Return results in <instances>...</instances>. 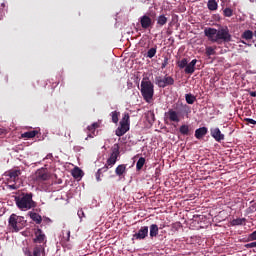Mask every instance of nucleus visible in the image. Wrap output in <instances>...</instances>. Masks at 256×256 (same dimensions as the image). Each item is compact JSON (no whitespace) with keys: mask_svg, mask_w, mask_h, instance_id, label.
Masks as SVG:
<instances>
[{"mask_svg":"<svg viewBox=\"0 0 256 256\" xmlns=\"http://www.w3.org/2000/svg\"><path fill=\"white\" fill-rule=\"evenodd\" d=\"M204 35L208 37L211 43H217L218 45L230 43L232 40L230 30L227 27L219 28V30L217 28H205Z\"/></svg>","mask_w":256,"mask_h":256,"instance_id":"1","label":"nucleus"},{"mask_svg":"<svg viewBox=\"0 0 256 256\" xmlns=\"http://www.w3.org/2000/svg\"><path fill=\"white\" fill-rule=\"evenodd\" d=\"M32 198V192H22L19 196H15L14 198L16 207H18L20 211H30L31 209L36 208L37 203L33 201Z\"/></svg>","mask_w":256,"mask_h":256,"instance_id":"2","label":"nucleus"},{"mask_svg":"<svg viewBox=\"0 0 256 256\" xmlns=\"http://www.w3.org/2000/svg\"><path fill=\"white\" fill-rule=\"evenodd\" d=\"M141 94L147 103H151L154 97V85L148 78H143L141 82Z\"/></svg>","mask_w":256,"mask_h":256,"instance_id":"3","label":"nucleus"},{"mask_svg":"<svg viewBox=\"0 0 256 256\" xmlns=\"http://www.w3.org/2000/svg\"><path fill=\"white\" fill-rule=\"evenodd\" d=\"M119 124L120 126L116 130V135L118 137H122L123 135H126L130 129V116L128 113L123 115V118L120 120Z\"/></svg>","mask_w":256,"mask_h":256,"instance_id":"4","label":"nucleus"},{"mask_svg":"<svg viewBox=\"0 0 256 256\" xmlns=\"http://www.w3.org/2000/svg\"><path fill=\"white\" fill-rule=\"evenodd\" d=\"M8 224L15 232H18L23 228L24 217L13 213L8 219Z\"/></svg>","mask_w":256,"mask_h":256,"instance_id":"5","label":"nucleus"},{"mask_svg":"<svg viewBox=\"0 0 256 256\" xmlns=\"http://www.w3.org/2000/svg\"><path fill=\"white\" fill-rule=\"evenodd\" d=\"M187 108H188V106L184 105L183 103L178 102L177 104H175L174 109H169L168 113H166V115L168 116L169 121L174 122V123H179V121H181L179 119L180 112H178L176 110H178V109H187Z\"/></svg>","mask_w":256,"mask_h":256,"instance_id":"6","label":"nucleus"},{"mask_svg":"<svg viewBox=\"0 0 256 256\" xmlns=\"http://www.w3.org/2000/svg\"><path fill=\"white\" fill-rule=\"evenodd\" d=\"M155 84L158 85L159 88L165 89L167 86L175 84V80L171 76H156Z\"/></svg>","mask_w":256,"mask_h":256,"instance_id":"7","label":"nucleus"},{"mask_svg":"<svg viewBox=\"0 0 256 256\" xmlns=\"http://www.w3.org/2000/svg\"><path fill=\"white\" fill-rule=\"evenodd\" d=\"M119 156H120V146L118 144H114L112 147L111 156L110 158L107 159L105 166H107V168L114 166Z\"/></svg>","mask_w":256,"mask_h":256,"instance_id":"8","label":"nucleus"},{"mask_svg":"<svg viewBox=\"0 0 256 256\" xmlns=\"http://www.w3.org/2000/svg\"><path fill=\"white\" fill-rule=\"evenodd\" d=\"M138 22H140L142 29L148 30L151 29L154 26V21L151 17H149L147 14H144L143 16L138 19Z\"/></svg>","mask_w":256,"mask_h":256,"instance_id":"9","label":"nucleus"},{"mask_svg":"<svg viewBox=\"0 0 256 256\" xmlns=\"http://www.w3.org/2000/svg\"><path fill=\"white\" fill-rule=\"evenodd\" d=\"M45 248L43 245H36L33 248V251L31 252L30 248H24V254L25 256H42V253H44Z\"/></svg>","mask_w":256,"mask_h":256,"instance_id":"10","label":"nucleus"},{"mask_svg":"<svg viewBox=\"0 0 256 256\" xmlns=\"http://www.w3.org/2000/svg\"><path fill=\"white\" fill-rule=\"evenodd\" d=\"M146 237H148V227L143 226L136 232L134 235H132V241H142L145 240Z\"/></svg>","mask_w":256,"mask_h":256,"instance_id":"11","label":"nucleus"},{"mask_svg":"<svg viewBox=\"0 0 256 256\" xmlns=\"http://www.w3.org/2000/svg\"><path fill=\"white\" fill-rule=\"evenodd\" d=\"M210 135L218 143L225 140V135L221 132V130L218 127L211 128L210 129Z\"/></svg>","mask_w":256,"mask_h":256,"instance_id":"12","label":"nucleus"},{"mask_svg":"<svg viewBox=\"0 0 256 256\" xmlns=\"http://www.w3.org/2000/svg\"><path fill=\"white\" fill-rule=\"evenodd\" d=\"M21 175V171L19 169H12L7 172V176L9 183H17L19 177Z\"/></svg>","mask_w":256,"mask_h":256,"instance_id":"13","label":"nucleus"},{"mask_svg":"<svg viewBox=\"0 0 256 256\" xmlns=\"http://www.w3.org/2000/svg\"><path fill=\"white\" fill-rule=\"evenodd\" d=\"M49 179H50V175L48 174L47 170H45L44 168H41L36 172V180L47 181Z\"/></svg>","mask_w":256,"mask_h":256,"instance_id":"14","label":"nucleus"},{"mask_svg":"<svg viewBox=\"0 0 256 256\" xmlns=\"http://www.w3.org/2000/svg\"><path fill=\"white\" fill-rule=\"evenodd\" d=\"M196 63H197V60L195 59V60H192L189 64H187L184 67L185 68V70H184L185 74L191 75V74L195 73Z\"/></svg>","mask_w":256,"mask_h":256,"instance_id":"15","label":"nucleus"},{"mask_svg":"<svg viewBox=\"0 0 256 256\" xmlns=\"http://www.w3.org/2000/svg\"><path fill=\"white\" fill-rule=\"evenodd\" d=\"M208 134V128L203 126L195 130V137L196 139H202Z\"/></svg>","mask_w":256,"mask_h":256,"instance_id":"16","label":"nucleus"},{"mask_svg":"<svg viewBox=\"0 0 256 256\" xmlns=\"http://www.w3.org/2000/svg\"><path fill=\"white\" fill-rule=\"evenodd\" d=\"M35 235H36V238L33 239L34 243L41 244L45 241V235L41 229L38 228Z\"/></svg>","mask_w":256,"mask_h":256,"instance_id":"17","label":"nucleus"},{"mask_svg":"<svg viewBox=\"0 0 256 256\" xmlns=\"http://www.w3.org/2000/svg\"><path fill=\"white\" fill-rule=\"evenodd\" d=\"M159 235V227L157 224H152L149 227V236L150 238L157 237Z\"/></svg>","mask_w":256,"mask_h":256,"instance_id":"18","label":"nucleus"},{"mask_svg":"<svg viewBox=\"0 0 256 256\" xmlns=\"http://www.w3.org/2000/svg\"><path fill=\"white\" fill-rule=\"evenodd\" d=\"M38 135V130H31L21 134L22 139H33Z\"/></svg>","mask_w":256,"mask_h":256,"instance_id":"19","label":"nucleus"},{"mask_svg":"<svg viewBox=\"0 0 256 256\" xmlns=\"http://www.w3.org/2000/svg\"><path fill=\"white\" fill-rule=\"evenodd\" d=\"M83 174H84L83 170L80 169L79 167H75V168L72 169V171H71V175H72V177H74L75 179H80V178H82V177H83Z\"/></svg>","mask_w":256,"mask_h":256,"instance_id":"20","label":"nucleus"},{"mask_svg":"<svg viewBox=\"0 0 256 256\" xmlns=\"http://www.w3.org/2000/svg\"><path fill=\"white\" fill-rule=\"evenodd\" d=\"M30 217L32 221L36 222L37 225H40L42 223V216L39 215L36 212H30Z\"/></svg>","mask_w":256,"mask_h":256,"instance_id":"21","label":"nucleus"},{"mask_svg":"<svg viewBox=\"0 0 256 256\" xmlns=\"http://www.w3.org/2000/svg\"><path fill=\"white\" fill-rule=\"evenodd\" d=\"M167 21H168V18H166V16L164 14H161L158 17V20H156V25L163 27L166 25Z\"/></svg>","mask_w":256,"mask_h":256,"instance_id":"22","label":"nucleus"},{"mask_svg":"<svg viewBox=\"0 0 256 256\" xmlns=\"http://www.w3.org/2000/svg\"><path fill=\"white\" fill-rule=\"evenodd\" d=\"M207 6H208V9L212 12L218 10V3L216 0H208Z\"/></svg>","mask_w":256,"mask_h":256,"instance_id":"23","label":"nucleus"},{"mask_svg":"<svg viewBox=\"0 0 256 256\" xmlns=\"http://www.w3.org/2000/svg\"><path fill=\"white\" fill-rule=\"evenodd\" d=\"M107 171H108V166H104V167L100 168V169L98 170V172H96V174H95L96 181H98V182L102 181L101 175H102L103 173L107 172Z\"/></svg>","mask_w":256,"mask_h":256,"instance_id":"24","label":"nucleus"},{"mask_svg":"<svg viewBox=\"0 0 256 256\" xmlns=\"http://www.w3.org/2000/svg\"><path fill=\"white\" fill-rule=\"evenodd\" d=\"M246 219L245 218H236L233 219L232 222H230V224L232 226H243L245 225Z\"/></svg>","mask_w":256,"mask_h":256,"instance_id":"25","label":"nucleus"},{"mask_svg":"<svg viewBox=\"0 0 256 256\" xmlns=\"http://www.w3.org/2000/svg\"><path fill=\"white\" fill-rule=\"evenodd\" d=\"M126 170H127V166L122 164L116 167L115 173L117 176H122L124 173H126Z\"/></svg>","mask_w":256,"mask_h":256,"instance_id":"26","label":"nucleus"},{"mask_svg":"<svg viewBox=\"0 0 256 256\" xmlns=\"http://www.w3.org/2000/svg\"><path fill=\"white\" fill-rule=\"evenodd\" d=\"M179 132L180 134L184 135V136H189L190 135V128L188 125H182L179 128Z\"/></svg>","mask_w":256,"mask_h":256,"instance_id":"27","label":"nucleus"},{"mask_svg":"<svg viewBox=\"0 0 256 256\" xmlns=\"http://www.w3.org/2000/svg\"><path fill=\"white\" fill-rule=\"evenodd\" d=\"M216 48H213L212 46H208L205 48V55L206 57H211L213 55H216L217 52L215 51Z\"/></svg>","mask_w":256,"mask_h":256,"instance_id":"28","label":"nucleus"},{"mask_svg":"<svg viewBox=\"0 0 256 256\" xmlns=\"http://www.w3.org/2000/svg\"><path fill=\"white\" fill-rule=\"evenodd\" d=\"M145 163H146L145 157H140V159H138V161L136 162V170L137 171L142 170V167L145 165Z\"/></svg>","mask_w":256,"mask_h":256,"instance_id":"29","label":"nucleus"},{"mask_svg":"<svg viewBox=\"0 0 256 256\" xmlns=\"http://www.w3.org/2000/svg\"><path fill=\"white\" fill-rule=\"evenodd\" d=\"M110 115H111L112 123L117 124L118 118L120 117V112L115 110V111H112Z\"/></svg>","mask_w":256,"mask_h":256,"instance_id":"30","label":"nucleus"},{"mask_svg":"<svg viewBox=\"0 0 256 256\" xmlns=\"http://www.w3.org/2000/svg\"><path fill=\"white\" fill-rule=\"evenodd\" d=\"M185 100H186V103H187V104L192 105V104L195 103L196 97H195L194 95H192V94H186V95H185Z\"/></svg>","mask_w":256,"mask_h":256,"instance_id":"31","label":"nucleus"},{"mask_svg":"<svg viewBox=\"0 0 256 256\" xmlns=\"http://www.w3.org/2000/svg\"><path fill=\"white\" fill-rule=\"evenodd\" d=\"M253 36L254 34L251 30H246L244 34H242V38H244L245 40H251Z\"/></svg>","mask_w":256,"mask_h":256,"instance_id":"32","label":"nucleus"},{"mask_svg":"<svg viewBox=\"0 0 256 256\" xmlns=\"http://www.w3.org/2000/svg\"><path fill=\"white\" fill-rule=\"evenodd\" d=\"M98 127H99L98 123L95 122V123H93L92 125L88 126V127H87V130H88L89 133L95 134L96 129H97Z\"/></svg>","mask_w":256,"mask_h":256,"instance_id":"33","label":"nucleus"},{"mask_svg":"<svg viewBox=\"0 0 256 256\" xmlns=\"http://www.w3.org/2000/svg\"><path fill=\"white\" fill-rule=\"evenodd\" d=\"M71 241V231H67V236L62 238V245L65 247L66 243Z\"/></svg>","mask_w":256,"mask_h":256,"instance_id":"34","label":"nucleus"},{"mask_svg":"<svg viewBox=\"0 0 256 256\" xmlns=\"http://www.w3.org/2000/svg\"><path fill=\"white\" fill-rule=\"evenodd\" d=\"M223 16L224 17H232L233 16V10L231 8H224L223 9Z\"/></svg>","mask_w":256,"mask_h":256,"instance_id":"35","label":"nucleus"},{"mask_svg":"<svg viewBox=\"0 0 256 256\" xmlns=\"http://www.w3.org/2000/svg\"><path fill=\"white\" fill-rule=\"evenodd\" d=\"M155 54H157V48H151L147 52V58H154Z\"/></svg>","mask_w":256,"mask_h":256,"instance_id":"36","label":"nucleus"},{"mask_svg":"<svg viewBox=\"0 0 256 256\" xmlns=\"http://www.w3.org/2000/svg\"><path fill=\"white\" fill-rule=\"evenodd\" d=\"M188 65V59L184 58L183 60L178 61V67L180 69L185 68Z\"/></svg>","mask_w":256,"mask_h":256,"instance_id":"37","label":"nucleus"},{"mask_svg":"<svg viewBox=\"0 0 256 256\" xmlns=\"http://www.w3.org/2000/svg\"><path fill=\"white\" fill-rule=\"evenodd\" d=\"M147 119H148L149 122H154L155 121V115H154L153 111H149L147 113Z\"/></svg>","mask_w":256,"mask_h":256,"instance_id":"38","label":"nucleus"},{"mask_svg":"<svg viewBox=\"0 0 256 256\" xmlns=\"http://www.w3.org/2000/svg\"><path fill=\"white\" fill-rule=\"evenodd\" d=\"M247 241H256V230L248 235Z\"/></svg>","mask_w":256,"mask_h":256,"instance_id":"39","label":"nucleus"},{"mask_svg":"<svg viewBox=\"0 0 256 256\" xmlns=\"http://www.w3.org/2000/svg\"><path fill=\"white\" fill-rule=\"evenodd\" d=\"M77 216L78 218H80V220H83V218L85 217V212L83 211V209L77 211Z\"/></svg>","mask_w":256,"mask_h":256,"instance_id":"40","label":"nucleus"},{"mask_svg":"<svg viewBox=\"0 0 256 256\" xmlns=\"http://www.w3.org/2000/svg\"><path fill=\"white\" fill-rule=\"evenodd\" d=\"M246 249H252V248H256V243L252 242V243H247L244 246Z\"/></svg>","mask_w":256,"mask_h":256,"instance_id":"41","label":"nucleus"},{"mask_svg":"<svg viewBox=\"0 0 256 256\" xmlns=\"http://www.w3.org/2000/svg\"><path fill=\"white\" fill-rule=\"evenodd\" d=\"M168 64H169V59L165 58L161 64V69H165Z\"/></svg>","mask_w":256,"mask_h":256,"instance_id":"42","label":"nucleus"},{"mask_svg":"<svg viewBox=\"0 0 256 256\" xmlns=\"http://www.w3.org/2000/svg\"><path fill=\"white\" fill-rule=\"evenodd\" d=\"M245 121L247 122V124L256 125V120H254V119L246 118Z\"/></svg>","mask_w":256,"mask_h":256,"instance_id":"43","label":"nucleus"},{"mask_svg":"<svg viewBox=\"0 0 256 256\" xmlns=\"http://www.w3.org/2000/svg\"><path fill=\"white\" fill-rule=\"evenodd\" d=\"M250 96L253 97V98H255V97H256V91H251V92H250Z\"/></svg>","mask_w":256,"mask_h":256,"instance_id":"44","label":"nucleus"},{"mask_svg":"<svg viewBox=\"0 0 256 256\" xmlns=\"http://www.w3.org/2000/svg\"><path fill=\"white\" fill-rule=\"evenodd\" d=\"M10 189L16 190V189H17V186H15V184L10 185Z\"/></svg>","mask_w":256,"mask_h":256,"instance_id":"45","label":"nucleus"},{"mask_svg":"<svg viewBox=\"0 0 256 256\" xmlns=\"http://www.w3.org/2000/svg\"><path fill=\"white\" fill-rule=\"evenodd\" d=\"M6 7L5 3L1 4V8L4 9Z\"/></svg>","mask_w":256,"mask_h":256,"instance_id":"46","label":"nucleus"},{"mask_svg":"<svg viewBox=\"0 0 256 256\" xmlns=\"http://www.w3.org/2000/svg\"><path fill=\"white\" fill-rule=\"evenodd\" d=\"M0 135H4V130L0 129Z\"/></svg>","mask_w":256,"mask_h":256,"instance_id":"47","label":"nucleus"},{"mask_svg":"<svg viewBox=\"0 0 256 256\" xmlns=\"http://www.w3.org/2000/svg\"><path fill=\"white\" fill-rule=\"evenodd\" d=\"M88 138H93V135L91 133H89Z\"/></svg>","mask_w":256,"mask_h":256,"instance_id":"48","label":"nucleus"},{"mask_svg":"<svg viewBox=\"0 0 256 256\" xmlns=\"http://www.w3.org/2000/svg\"><path fill=\"white\" fill-rule=\"evenodd\" d=\"M3 17H4V14H0V20H2Z\"/></svg>","mask_w":256,"mask_h":256,"instance_id":"49","label":"nucleus"},{"mask_svg":"<svg viewBox=\"0 0 256 256\" xmlns=\"http://www.w3.org/2000/svg\"><path fill=\"white\" fill-rule=\"evenodd\" d=\"M254 205L256 206V203Z\"/></svg>","mask_w":256,"mask_h":256,"instance_id":"50","label":"nucleus"},{"mask_svg":"<svg viewBox=\"0 0 256 256\" xmlns=\"http://www.w3.org/2000/svg\"><path fill=\"white\" fill-rule=\"evenodd\" d=\"M255 35H256V32H255Z\"/></svg>","mask_w":256,"mask_h":256,"instance_id":"51","label":"nucleus"},{"mask_svg":"<svg viewBox=\"0 0 256 256\" xmlns=\"http://www.w3.org/2000/svg\"><path fill=\"white\" fill-rule=\"evenodd\" d=\"M255 244H256V241H255Z\"/></svg>","mask_w":256,"mask_h":256,"instance_id":"52","label":"nucleus"}]
</instances>
